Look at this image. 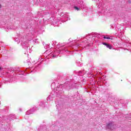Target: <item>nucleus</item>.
I'll use <instances>...</instances> for the list:
<instances>
[{
  "label": "nucleus",
  "instance_id": "nucleus-1",
  "mask_svg": "<svg viewBox=\"0 0 131 131\" xmlns=\"http://www.w3.org/2000/svg\"><path fill=\"white\" fill-rule=\"evenodd\" d=\"M37 108L36 106H33L32 108L26 112V114L25 116V119H28V115L32 114V112H34Z\"/></svg>",
  "mask_w": 131,
  "mask_h": 131
},
{
  "label": "nucleus",
  "instance_id": "nucleus-2",
  "mask_svg": "<svg viewBox=\"0 0 131 131\" xmlns=\"http://www.w3.org/2000/svg\"><path fill=\"white\" fill-rule=\"evenodd\" d=\"M115 128H116V124L113 123H110L106 125L107 129L113 130V129H115Z\"/></svg>",
  "mask_w": 131,
  "mask_h": 131
},
{
  "label": "nucleus",
  "instance_id": "nucleus-3",
  "mask_svg": "<svg viewBox=\"0 0 131 131\" xmlns=\"http://www.w3.org/2000/svg\"><path fill=\"white\" fill-rule=\"evenodd\" d=\"M60 53H61V51H54L49 54V56L51 59H55V58L58 57V54H60Z\"/></svg>",
  "mask_w": 131,
  "mask_h": 131
},
{
  "label": "nucleus",
  "instance_id": "nucleus-4",
  "mask_svg": "<svg viewBox=\"0 0 131 131\" xmlns=\"http://www.w3.org/2000/svg\"><path fill=\"white\" fill-rule=\"evenodd\" d=\"M7 119H9L10 121H11L12 120H14V119H15V116L13 115H10Z\"/></svg>",
  "mask_w": 131,
  "mask_h": 131
},
{
  "label": "nucleus",
  "instance_id": "nucleus-5",
  "mask_svg": "<svg viewBox=\"0 0 131 131\" xmlns=\"http://www.w3.org/2000/svg\"><path fill=\"white\" fill-rule=\"evenodd\" d=\"M21 45L23 47H25V46H26V45H27V42H25V41H23L21 43Z\"/></svg>",
  "mask_w": 131,
  "mask_h": 131
},
{
  "label": "nucleus",
  "instance_id": "nucleus-6",
  "mask_svg": "<svg viewBox=\"0 0 131 131\" xmlns=\"http://www.w3.org/2000/svg\"><path fill=\"white\" fill-rule=\"evenodd\" d=\"M67 90H72V86L70 85H69L68 86L66 87Z\"/></svg>",
  "mask_w": 131,
  "mask_h": 131
},
{
  "label": "nucleus",
  "instance_id": "nucleus-7",
  "mask_svg": "<svg viewBox=\"0 0 131 131\" xmlns=\"http://www.w3.org/2000/svg\"><path fill=\"white\" fill-rule=\"evenodd\" d=\"M106 48H108V49H110V50H111L112 49V46L110 44H107L106 45Z\"/></svg>",
  "mask_w": 131,
  "mask_h": 131
},
{
  "label": "nucleus",
  "instance_id": "nucleus-8",
  "mask_svg": "<svg viewBox=\"0 0 131 131\" xmlns=\"http://www.w3.org/2000/svg\"><path fill=\"white\" fill-rule=\"evenodd\" d=\"M74 8L75 9V10H76L77 11H79V10H80V9L78 8L77 6H74Z\"/></svg>",
  "mask_w": 131,
  "mask_h": 131
},
{
  "label": "nucleus",
  "instance_id": "nucleus-9",
  "mask_svg": "<svg viewBox=\"0 0 131 131\" xmlns=\"http://www.w3.org/2000/svg\"><path fill=\"white\" fill-rule=\"evenodd\" d=\"M78 73V75H79V76H81V74L82 73V72L81 71H79L77 72Z\"/></svg>",
  "mask_w": 131,
  "mask_h": 131
},
{
  "label": "nucleus",
  "instance_id": "nucleus-10",
  "mask_svg": "<svg viewBox=\"0 0 131 131\" xmlns=\"http://www.w3.org/2000/svg\"><path fill=\"white\" fill-rule=\"evenodd\" d=\"M103 38H104L105 39H110V37L106 36H104Z\"/></svg>",
  "mask_w": 131,
  "mask_h": 131
},
{
  "label": "nucleus",
  "instance_id": "nucleus-11",
  "mask_svg": "<svg viewBox=\"0 0 131 131\" xmlns=\"http://www.w3.org/2000/svg\"><path fill=\"white\" fill-rule=\"evenodd\" d=\"M103 45H104V46H105L106 47H107V45H108V43H107L106 42H103Z\"/></svg>",
  "mask_w": 131,
  "mask_h": 131
},
{
  "label": "nucleus",
  "instance_id": "nucleus-12",
  "mask_svg": "<svg viewBox=\"0 0 131 131\" xmlns=\"http://www.w3.org/2000/svg\"><path fill=\"white\" fill-rule=\"evenodd\" d=\"M0 70H3V68L2 67H0Z\"/></svg>",
  "mask_w": 131,
  "mask_h": 131
},
{
  "label": "nucleus",
  "instance_id": "nucleus-13",
  "mask_svg": "<svg viewBox=\"0 0 131 131\" xmlns=\"http://www.w3.org/2000/svg\"><path fill=\"white\" fill-rule=\"evenodd\" d=\"M59 86H57V91H58V89H59Z\"/></svg>",
  "mask_w": 131,
  "mask_h": 131
},
{
  "label": "nucleus",
  "instance_id": "nucleus-14",
  "mask_svg": "<svg viewBox=\"0 0 131 131\" xmlns=\"http://www.w3.org/2000/svg\"><path fill=\"white\" fill-rule=\"evenodd\" d=\"M78 66H79V67H80L81 66V64H78Z\"/></svg>",
  "mask_w": 131,
  "mask_h": 131
},
{
  "label": "nucleus",
  "instance_id": "nucleus-15",
  "mask_svg": "<svg viewBox=\"0 0 131 131\" xmlns=\"http://www.w3.org/2000/svg\"><path fill=\"white\" fill-rule=\"evenodd\" d=\"M54 84H55V83H52V85H54Z\"/></svg>",
  "mask_w": 131,
  "mask_h": 131
},
{
  "label": "nucleus",
  "instance_id": "nucleus-16",
  "mask_svg": "<svg viewBox=\"0 0 131 131\" xmlns=\"http://www.w3.org/2000/svg\"><path fill=\"white\" fill-rule=\"evenodd\" d=\"M29 72H32V70H31V71H29Z\"/></svg>",
  "mask_w": 131,
  "mask_h": 131
},
{
  "label": "nucleus",
  "instance_id": "nucleus-17",
  "mask_svg": "<svg viewBox=\"0 0 131 131\" xmlns=\"http://www.w3.org/2000/svg\"><path fill=\"white\" fill-rule=\"evenodd\" d=\"M2 8V5H1V4H0V8Z\"/></svg>",
  "mask_w": 131,
  "mask_h": 131
},
{
  "label": "nucleus",
  "instance_id": "nucleus-18",
  "mask_svg": "<svg viewBox=\"0 0 131 131\" xmlns=\"http://www.w3.org/2000/svg\"><path fill=\"white\" fill-rule=\"evenodd\" d=\"M2 125H3V124H0V126H2Z\"/></svg>",
  "mask_w": 131,
  "mask_h": 131
},
{
  "label": "nucleus",
  "instance_id": "nucleus-19",
  "mask_svg": "<svg viewBox=\"0 0 131 131\" xmlns=\"http://www.w3.org/2000/svg\"><path fill=\"white\" fill-rule=\"evenodd\" d=\"M41 128H42V126H41Z\"/></svg>",
  "mask_w": 131,
  "mask_h": 131
},
{
  "label": "nucleus",
  "instance_id": "nucleus-20",
  "mask_svg": "<svg viewBox=\"0 0 131 131\" xmlns=\"http://www.w3.org/2000/svg\"><path fill=\"white\" fill-rule=\"evenodd\" d=\"M29 61H27V62H29Z\"/></svg>",
  "mask_w": 131,
  "mask_h": 131
},
{
  "label": "nucleus",
  "instance_id": "nucleus-21",
  "mask_svg": "<svg viewBox=\"0 0 131 131\" xmlns=\"http://www.w3.org/2000/svg\"><path fill=\"white\" fill-rule=\"evenodd\" d=\"M22 72H24V71H23Z\"/></svg>",
  "mask_w": 131,
  "mask_h": 131
},
{
  "label": "nucleus",
  "instance_id": "nucleus-22",
  "mask_svg": "<svg viewBox=\"0 0 131 131\" xmlns=\"http://www.w3.org/2000/svg\"><path fill=\"white\" fill-rule=\"evenodd\" d=\"M0 86H1V85H0Z\"/></svg>",
  "mask_w": 131,
  "mask_h": 131
}]
</instances>
